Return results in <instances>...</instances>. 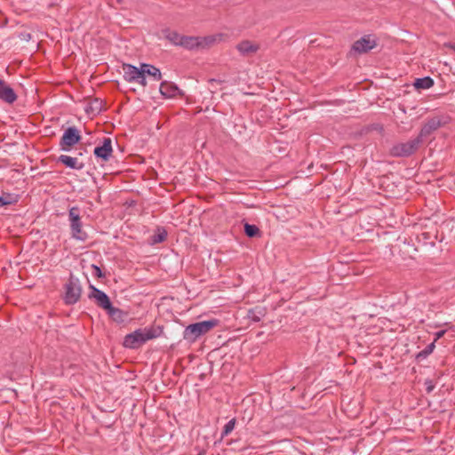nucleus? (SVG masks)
I'll return each mask as SVG.
<instances>
[{
	"mask_svg": "<svg viewBox=\"0 0 455 455\" xmlns=\"http://www.w3.org/2000/svg\"><path fill=\"white\" fill-rule=\"evenodd\" d=\"M161 333L162 328L159 326L138 329L124 337L123 345L128 348H138L148 340L159 337Z\"/></svg>",
	"mask_w": 455,
	"mask_h": 455,
	"instance_id": "1",
	"label": "nucleus"
},
{
	"mask_svg": "<svg viewBox=\"0 0 455 455\" xmlns=\"http://www.w3.org/2000/svg\"><path fill=\"white\" fill-rule=\"evenodd\" d=\"M218 324L219 320L217 319H211L189 324L184 330L183 338L188 342H194L201 335L207 333Z\"/></svg>",
	"mask_w": 455,
	"mask_h": 455,
	"instance_id": "2",
	"label": "nucleus"
},
{
	"mask_svg": "<svg viewBox=\"0 0 455 455\" xmlns=\"http://www.w3.org/2000/svg\"><path fill=\"white\" fill-rule=\"evenodd\" d=\"M64 288L65 293L63 299L65 303L68 305L76 304L80 299L82 294V285L80 280L73 274H70V276Z\"/></svg>",
	"mask_w": 455,
	"mask_h": 455,
	"instance_id": "3",
	"label": "nucleus"
},
{
	"mask_svg": "<svg viewBox=\"0 0 455 455\" xmlns=\"http://www.w3.org/2000/svg\"><path fill=\"white\" fill-rule=\"evenodd\" d=\"M68 218L70 221L72 237L76 240L85 241L87 238V234L82 229L80 210L77 206H74L69 209Z\"/></svg>",
	"mask_w": 455,
	"mask_h": 455,
	"instance_id": "4",
	"label": "nucleus"
},
{
	"mask_svg": "<svg viewBox=\"0 0 455 455\" xmlns=\"http://www.w3.org/2000/svg\"><path fill=\"white\" fill-rule=\"evenodd\" d=\"M420 144L419 140L414 138L407 142L394 145L390 148L389 154L394 157H408L419 149Z\"/></svg>",
	"mask_w": 455,
	"mask_h": 455,
	"instance_id": "5",
	"label": "nucleus"
},
{
	"mask_svg": "<svg viewBox=\"0 0 455 455\" xmlns=\"http://www.w3.org/2000/svg\"><path fill=\"white\" fill-rule=\"evenodd\" d=\"M214 38L212 36H182L180 46L188 50H199L204 49L213 44Z\"/></svg>",
	"mask_w": 455,
	"mask_h": 455,
	"instance_id": "6",
	"label": "nucleus"
},
{
	"mask_svg": "<svg viewBox=\"0 0 455 455\" xmlns=\"http://www.w3.org/2000/svg\"><path fill=\"white\" fill-rule=\"evenodd\" d=\"M82 140L80 132L76 126L68 127L60 140V149L63 151H69L70 148L76 144L79 143Z\"/></svg>",
	"mask_w": 455,
	"mask_h": 455,
	"instance_id": "7",
	"label": "nucleus"
},
{
	"mask_svg": "<svg viewBox=\"0 0 455 455\" xmlns=\"http://www.w3.org/2000/svg\"><path fill=\"white\" fill-rule=\"evenodd\" d=\"M124 79L129 83H137L146 86V78L143 76L142 64L137 68L132 64H123Z\"/></svg>",
	"mask_w": 455,
	"mask_h": 455,
	"instance_id": "8",
	"label": "nucleus"
},
{
	"mask_svg": "<svg viewBox=\"0 0 455 455\" xmlns=\"http://www.w3.org/2000/svg\"><path fill=\"white\" fill-rule=\"evenodd\" d=\"M91 292L89 298L94 299L95 304L108 312L113 306L109 297L101 290L93 285H90Z\"/></svg>",
	"mask_w": 455,
	"mask_h": 455,
	"instance_id": "9",
	"label": "nucleus"
},
{
	"mask_svg": "<svg viewBox=\"0 0 455 455\" xmlns=\"http://www.w3.org/2000/svg\"><path fill=\"white\" fill-rule=\"evenodd\" d=\"M93 154L97 159L108 162L113 154L112 140L110 138H103L102 144L94 148Z\"/></svg>",
	"mask_w": 455,
	"mask_h": 455,
	"instance_id": "10",
	"label": "nucleus"
},
{
	"mask_svg": "<svg viewBox=\"0 0 455 455\" xmlns=\"http://www.w3.org/2000/svg\"><path fill=\"white\" fill-rule=\"evenodd\" d=\"M377 42L371 35H366L355 41L352 45V51L357 53H365L376 47Z\"/></svg>",
	"mask_w": 455,
	"mask_h": 455,
	"instance_id": "11",
	"label": "nucleus"
},
{
	"mask_svg": "<svg viewBox=\"0 0 455 455\" xmlns=\"http://www.w3.org/2000/svg\"><path fill=\"white\" fill-rule=\"evenodd\" d=\"M442 125L441 120L438 117H433L428 119L422 126L419 135L416 137L422 143L424 139L431 135L435 131L440 128Z\"/></svg>",
	"mask_w": 455,
	"mask_h": 455,
	"instance_id": "12",
	"label": "nucleus"
},
{
	"mask_svg": "<svg viewBox=\"0 0 455 455\" xmlns=\"http://www.w3.org/2000/svg\"><path fill=\"white\" fill-rule=\"evenodd\" d=\"M17 98L18 96L14 90L6 82L0 79V100L5 103L12 104L16 101Z\"/></svg>",
	"mask_w": 455,
	"mask_h": 455,
	"instance_id": "13",
	"label": "nucleus"
},
{
	"mask_svg": "<svg viewBox=\"0 0 455 455\" xmlns=\"http://www.w3.org/2000/svg\"><path fill=\"white\" fill-rule=\"evenodd\" d=\"M160 92L165 98H172L177 95H183L180 88L173 83L164 81L160 84Z\"/></svg>",
	"mask_w": 455,
	"mask_h": 455,
	"instance_id": "14",
	"label": "nucleus"
},
{
	"mask_svg": "<svg viewBox=\"0 0 455 455\" xmlns=\"http://www.w3.org/2000/svg\"><path fill=\"white\" fill-rule=\"evenodd\" d=\"M57 161L74 170H82L84 167V164L79 162L77 157H72L67 155H60Z\"/></svg>",
	"mask_w": 455,
	"mask_h": 455,
	"instance_id": "15",
	"label": "nucleus"
},
{
	"mask_svg": "<svg viewBox=\"0 0 455 455\" xmlns=\"http://www.w3.org/2000/svg\"><path fill=\"white\" fill-rule=\"evenodd\" d=\"M108 315L116 323H123L129 318V312L112 306L107 312Z\"/></svg>",
	"mask_w": 455,
	"mask_h": 455,
	"instance_id": "16",
	"label": "nucleus"
},
{
	"mask_svg": "<svg viewBox=\"0 0 455 455\" xmlns=\"http://www.w3.org/2000/svg\"><path fill=\"white\" fill-rule=\"evenodd\" d=\"M236 49L242 55L246 56L256 52L259 50V45L244 40L236 45Z\"/></svg>",
	"mask_w": 455,
	"mask_h": 455,
	"instance_id": "17",
	"label": "nucleus"
},
{
	"mask_svg": "<svg viewBox=\"0 0 455 455\" xmlns=\"http://www.w3.org/2000/svg\"><path fill=\"white\" fill-rule=\"evenodd\" d=\"M143 68V76L146 78V76H151L155 81H160L162 79V73L159 68L156 67L142 63Z\"/></svg>",
	"mask_w": 455,
	"mask_h": 455,
	"instance_id": "18",
	"label": "nucleus"
},
{
	"mask_svg": "<svg viewBox=\"0 0 455 455\" xmlns=\"http://www.w3.org/2000/svg\"><path fill=\"white\" fill-rule=\"evenodd\" d=\"M266 312L265 307L257 306L248 311V318L252 322L258 323L265 316Z\"/></svg>",
	"mask_w": 455,
	"mask_h": 455,
	"instance_id": "19",
	"label": "nucleus"
},
{
	"mask_svg": "<svg viewBox=\"0 0 455 455\" xmlns=\"http://www.w3.org/2000/svg\"><path fill=\"white\" fill-rule=\"evenodd\" d=\"M167 238V231L161 227H158L154 235L150 236V243L156 244L164 242Z\"/></svg>",
	"mask_w": 455,
	"mask_h": 455,
	"instance_id": "20",
	"label": "nucleus"
},
{
	"mask_svg": "<svg viewBox=\"0 0 455 455\" xmlns=\"http://www.w3.org/2000/svg\"><path fill=\"white\" fill-rule=\"evenodd\" d=\"M164 34L165 38L169 40L172 44L180 46L182 35L179 34L177 31L171 29L164 30Z\"/></svg>",
	"mask_w": 455,
	"mask_h": 455,
	"instance_id": "21",
	"label": "nucleus"
},
{
	"mask_svg": "<svg viewBox=\"0 0 455 455\" xmlns=\"http://www.w3.org/2000/svg\"><path fill=\"white\" fill-rule=\"evenodd\" d=\"M434 85V80L430 76L417 78L414 82L416 89H429Z\"/></svg>",
	"mask_w": 455,
	"mask_h": 455,
	"instance_id": "22",
	"label": "nucleus"
},
{
	"mask_svg": "<svg viewBox=\"0 0 455 455\" xmlns=\"http://www.w3.org/2000/svg\"><path fill=\"white\" fill-rule=\"evenodd\" d=\"M435 347V341L428 344L423 350L419 352L416 355V359L418 361H421L426 359L430 354L433 353L434 349Z\"/></svg>",
	"mask_w": 455,
	"mask_h": 455,
	"instance_id": "23",
	"label": "nucleus"
},
{
	"mask_svg": "<svg viewBox=\"0 0 455 455\" xmlns=\"http://www.w3.org/2000/svg\"><path fill=\"white\" fill-rule=\"evenodd\" d=\"M244 233L248 237H255L259 235L260 230L256 225L245 223L244 224Z\"/></svg>",
	"mask_w": 455,
	"mask_h": 455,
	"instance_id": "24",
	"label": "nucleus"
},
{
	"mask_svg": "<svg viewBox=\"0 0 455 455\" xmlns=\"http://www.w3.org/2000/svg\"><path fill=\"white\" fill-rule=\"evenodd\" d=\"M235 419H230L223 427L221 437L228 435L235 428Z\"/></svg>",
	"mask_w": 455,
	"mask_h": 455,
	"instance_id": "25",
	"label": "nucleus"
},
{
	"mask_svg": "<svg viewBox=\"0 0 455 455\" xmlns=\"http://www.w3.org/2000/svg\"><path fill=\"white\" fill-rule=\"evenodd\" d=\"M16 202V200L12 197V195L8 194L4 196H0V207L10 205Z\"/></svg>",
	"mask_w": 455,
	"mask_h": 455,
	"instance_id": "26",
	"label": "nucleus"
},
{
	"mask_svg": "<svg viewBox=\"0 0 455 455\" xmlns=\"http://www.w3.org/2000/svg\"><path fill=\"white\" fill-rule=\"evenodd\" d=\"M92 268L93 269V275L98 277V278H102L105 276V274L102 272V270L100 269V267H98L97 265H94L92 264Z\"/></svg>",
	"mask_w": 455,
	"mask_h": 455,
	"instance_id": "27",
	"label": "nucleus"
},
{
	"mask_svg": "<svg viewBox=\"0 0 455 455\" xmlns=\"http://www.w3.org/2000/svg\"><path fill=\"white\" fill-rule=\"evenodd\" d=\"M424 385L426 387V392L427 394H430L435 389V384H434L433 380H431L429 379L425 380Z\"/></svg>",
	"mask_w": 455,
	"mask_h": 455,
	"instance_id": "28",
	"label": "nucleus"
},
{
	"mask_svg": "<svg viewBox=\"0 0 455 455\" xmlns=\"http://www.w3.org/2000/svg\"><path fill=\"white\" fill-rule=\"evenodd\" d=\"M445 332H446V331H444V330H442V331H437V332L435 333V340H434V341L435 342L437 339H439L440 338H442V337L444 335V333H445Z\"/></svg>",
	"mask_w": 455,
	"mask_h": 455,
	"instance_id": "29",
	"label": "nucleus"
},
{
	"mask_svg": "<svg viewBox=\"0 0 455 455\" xmlns=\"http://www.w3.org/2000/svg\"><path fill=\"white\" fill-rule=\"evenodd\" d=\"M220 83H221V81L217 80V79H210L209 80V84H211L212 87H214L215 84H220Z\"/></svg>",
	"mask_w": 455,
	"mask_h": 455,
	"instance_id": "30",
	"label": "nucleus"
},
{
	"mask_svg": "<svg viewBox=\"0 0 455 455\" xmlns=\"http://www.w3.org/2000/svg\"><path fill=\"white\" fill-rule=\"evenodd\" d=\"M444 46L448 47V48H451V49H452L455 52V44H453V43H446V44H444Z\"/></svg>",
	"mask_w": 455,
	"mask_h": 455,
	"instance_id": "31",
	"label": "nucleus"
}]
</instances>
